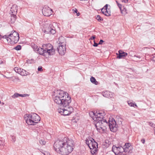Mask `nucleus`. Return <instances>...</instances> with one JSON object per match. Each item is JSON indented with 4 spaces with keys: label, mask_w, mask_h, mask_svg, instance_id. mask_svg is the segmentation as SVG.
<instances>
[{
    "label": "nucleus",
    "mask_w": 155,
    "mask_h": 155,
    "mask_svg": "<svg viewBox=\"0 0 155 155\" xmlns=\"http://www.w3.org/2000/svg\"><path fill=\"white\" fill-rule=\"evenodd\" d=\"M93 120H97L95 126L97 130L100 133L105 131L107 127H109L110 130L113 132H115L117 130L118 125L116 124L115 120L111 117L108 122L104 118V117H92Z\"/></svg>",
    "instance_id": "1"
},
{
    "label": "nucleus",
    "mask_w": 155,
    "mask_h": 155,
    "mask_svg": "<svg viewBox=\"0 0 155 155\" xmlns=\"http://www.w3.org/2000/svg\"><path fill=\"white\" fill-rule=\"evenodd\" d=\"M74 146V141L72 139L67 140L64 138L63 140L56 141L54 147L57 153L63 155H68L72 151Z\"/></svg>",
    "instance_id": "2"
},
{
    "label": "nucleus",
    "mask_w": 155,
    "mask_h": 155,
    "mask_svg": "<svg viewBox=\"0 0 155 155\" xmlns=\"http://www.w3.org/2000/svg\"><path fill=\"white\" fill-rule=\"evenodd\" d=\"M54 97H53L54 102L57 104L67 107L69 106L71 102V98L64 93L62 91L57 90L55 91Z\"/></svg>",
    "instance_id": "3"
},
{
    "label": "nucleus",
    "mask_w": 155,
    "mask_h": 155,
    "mask_svg": "<svg viewBox=\"0 0 155 155\" xmlns=\"http://www.w3.org/2000/svg\"><path fill=\"white\" fill-rule=\"evenodd\" d=\"M34 49L40 54L45 56L53 55L55 53V49H54L53 46L49 43L44 44L42 48L38 47L37 45H35Z\"/></svg>",
    "instance_id": "4"
},
{
    "label": "nucleus",
    "mask_w": 155,
    "mask_h": 155,
    "mask_svg": "<svg viewBox=\"0 0 155 155\" xmlns=\"http://www.w3.org/2000/svg\"><path fill=\"white\" fill-rule=\"evenodd\" d=\"M3 38H6L8 42H12V43H17L19 38L18 33L14 31H12L10 34L5 35L3 37Z\"/></svg>",
    "instance_id": "5"
},
{
    "label": "nucleus",
    "mask_w": 155,
    "mask_h": 155,
    "mask_svg": "<svg viewBox=\"0 0 155 155\" xmlns=\"http://www.w3.org/2000/svg\"><path fill=\"white\" fill-rule=\"evenodd\" d=\"M85 143L91 150V153L93 155L96 154L97 152L98 144L94 139L93 138H91L89 140L87 139L85 140Z\"/></svg>",
    "instance_id": "6"
},
{
    "label": "nucleus",
    "mask_w": 155,
    "mask_h": 155,
    "mask_svg": "<svg viewBox=\"0 0 155 155\" xmlns=\"http://www.w3.org/2000/svg\"><path fill=\"white\" fill-rule=\"evenodd\" d=\"M42 31L45 33L50 34H54L55 33V28L52 24H48L45 23L44 24V28Z\"/></svg>",
    "instance_id": "7"
},
{
    "label": "nucleus",
    "mask_w": 155,
    "mask_h": 155,
    "mask_svg": "<svg viewBox=\"0 0 155 155\" xmlns=\"http://www.w3.org/2000/svg\"><path fill=\"white\" fill-rule=\"evenodd\" d=\"M63 107V108L58 109V112L61 115L64 116L69 115L73 110V108L72 107Z\"/></svg>",
    "instance_id": "8"
},
{
    "label": "nucleus",
    "mask_w": 155,
    "mask_h": 155,
    "mask_svg": "<svg viewBox=\"0 0 155 155\" xmlns=\"http://www.w3.org/2000/svg\"><path fill=\"white\" fill-rule=\"evenodd\" d=\"M38 117L37 120H34V117H24L26 123L28 125H34V123H37L40 120V117Z\"/></svg>",
    "instance_id": "9"
},
{
    "label": "nucleus",
    "mask_w": 155,
    "mask_h": 155,
    "mask_svg": "<svg viewBox=\"0 0 155 155\" xmlns=\"http://www.w3.org/2000/svg\"><path fill=\"white\" fill-rule=\"evenodd\" d=\"M89 114L90 116H97L98 115L101 116H104L106 115L105 112L103 110H97L96 111H90Z\"/></svg>",
    "instance_id": "10"
},
{
    "label": "nucleus",
    "mask_w": 155,
    "mask_h": 155,
    "mask_svg": "<svg viewBox=\"0 0 155 155\" xmlns=\"http://www.w3.org/2000/svg\"><path fill=\"white\" fill-rule=\"evenodd\" d=\"M123 147L121 146H116L113 145L112 147V151L115 154L118 155L122 153L123 152Z\"/></svg>",
    "instance_id": "11"
},
{
    "label": "nucleus",
    "mask_w": 155,
    "mask_h": 155,
    "mask_svg": "<svg viewBox=\"0 0 155 155\" xmlns=\"http://www.w3.org/2000/svg\"><path fill=\"white\" fill-rule=\"evenodd\" d=\"M123 151L126 153L130 154L132 152L133 147L131 146V144L129 143H125L123 147Z\"/></svg>",
    "instance_id": "12"
},
{
    "label": "nucleus",
    "mask_w": 155,
    "mask_h": 155,
    "mask_svg": "<svg viewBox=\"0 0 155 155\" xmlns=\"http://www.w3.org/2000/svg\"><path fill=\"white\" fill-rule=\"evenodd\" d=\"M42 10V13L45 16H49L52 14V10L47 6L43 7Z\"/></svg>",
    "instance_id": "13"
},
{
    "label": "nucleus",
    "mask_w": 155,
    "mask_h": 155,
    "mask_svg": "<svg viewBox=\"0 0 155 155\" xmlns=\"http://www.w3.org/2000/svg\"><path fill=\"white\" fill-rule=\"evenodd\" d=\"M66 45H59L57 48V50L59 54L64 55L66 51Z\"/></svg>",
    "instance_id": "14"
},
{
    "label": "nucleus",
    "mask_w": 155,
    "mask_h": 155,
    "mask_svg": "<svg viewBox=\"0 0 155 155\" xmlns=\"http://www.w3.org/2000/svg\"><path fill=\"white\" fill-rule=\"evenodd\" d=\"M107 6L108 5H106L101 9V12L104 15L109 16L110 15V12L109 9H107Z\"/></svg>",
    "instance_id": "15"
},
{
    "label": "nucleus",
    "mask_w": 155,
    "mask_h": 155,
    "mask_svg": "<svg viewBox=\"0 0 155 155\" xmlns=\"http://www.w3.org/2000/svg\"><path fill=\"white\" fill-rule=\"evenodd\" d=\"M116 54L117 55V58L118 59L124 58L127 55V53L121 50H120L119 51V53H117Z\"/></svg>",
    "instance_id": "16"
},
{
    "label": "nucleus",
    "mask_w": 155,
    "mask_h": 155,
    "mask_svg": "<svg viewBox=\"0 0 155 155\" xmlns=\"http://www.w3.org/2000/svg\"><path fill=\"white\" fill-rule=\"evenodd\" d=\"M17 10V6L16 5H13L10 9V11L12 13L11 14L14 16H15V15H16Z\"/></svg>",
    "instance_id": "17"
},
{
    "label": "nucleus",
    "mask_w": 155,
    "mask_h": 155,
    "mask_svg": "<svg viewBox=\"0 0 155 155\" xmlns=\"http://www.w3.org/2000/svg\"><path fill=\"white\" fill-rule=\"evenodd\" d=\"M59 45H66V41L65 38L61 36L59 38Z\"/></svg>",
    "instance_id": "18"
},
{
    "label": "nucleus",
    "mask_w": 155,
    "mask_h": 155,
    "mask_svg": "<svg viewBox=\"0 0 155 155\" xmlns=\"http://www.w3.org/2000/svg\"><path fill=\"white\" fill-rule=\"evenodd\" d=\"M28 96V95L27 94H20L17 93H16L12 96V97L13 98H15L18 97H25Z\"/></svg>",
    "instance_id": "19"
},
{
    "label": "nucleus",
    "mask_w": 155,
    "mask_h": 155,
    "mask_svg": "<svg viewBox=\"0 0 155 155\" xmlns=\"http://www.w3.org/2000/svg\"><path fill=\"white\" fill-rule=\"evenodd\" d=\"M102 95L104 97L108 98H111L112 97L111 93L107 91L103 92Z\"/></svg>",
    "instance_id": "20"
},
{
    "label": "nucleus",
    "mask_w": 155,
    "mask_h": 155,
    "mask_svg": "<svg viewBox=\"0 0 155 155\" xmlns=\"http://www.w3.org/2000/svg\"><path fill=\"white\" fill-rule=\"evenodd\" d=\"M19 74L23 76H25L28 75V72L25 70L21 69L20 70Z\"/></svg>",
    "instance_id": "21"
},
{
    "label": "nucleus",
    "mask_w": 155,
    "mask_h": 155,
    "mask_svg": "<svg viewBox=\"0 0 155 155\" xmlns=\"http://www.w3.org/2000/svg\"><path fill=\"white\" fill-rule=\"evenodd\" d=\"M7 78L8 79H12V80L14 82H17L20 81V79L18 77H8Z\"/></svg>",
    "instance_id": "22"
},
{
    "label": "nucleus",
    "mask_w": 155,
    "mask_h": 155,
    "mask_svg": "<svg viewBox=\"0 0 155 155\" xmlns=\"http://www.w3.org/2000/svg\"><path fill=\"white\" fill-rule=\"evenodd\" d=\"M127 103L129 106L131 107H137V106L135 103H133L131 101H128Z\"/></svg>",
    "instance_id": "23"
},
{
    "label": "nucleus",
    "mask_w": 155,
    "mask_h": 155,
    "mask_svg": "<svg viewBox=\"0 0 155 155\" xmlns=\"http://www.w3.org/2000/svg\"><path fill=\"white\" fill-rule=\"evenodd\" d=\"M90 81L91 82L96 85H97L98 84V82L96 81L95 78L93 77H92L90 78Z\"/></svg>",
    "instance_id": "24"
},
{
    "label": "nucleus",
    "mask_w": 155,
    "mask_h": 155,
    "mask_svg": "<svg viewBox=\"0 0 155 155\" xmlns=\"http://www.w3.org/2000/svg\"><path fill=\"white\" fill-rule=\"evenodd\" d=\"M121 13L123 14V15H125L127 13V11L126 9L124 7L123 9H121L120 10Z\"/></svg>",
    "instance_id": "25"
},
{
    "label": "nucleus",
    "mask_w": 155,
    "mask_h": 155,
    "mask_svg": "<svg viewBox=\"0 0 155 155\" xmlns=\"http://www.w3.org/2000/svg\"><path fill=\"white\" fill-rule=\"evenodd\" d=\"M70 117V118L69 119L70 120H71V121L73 123H76L78 120V119H76V117Z\"/></svg>",
    "instance_id": "26"
},
{
    "label": "nucleus",
    "mask_w": 155,
    "mask_h": 155,
    "mask_svg": "<svg viewBox=\"0 0 155 155\" xmlns=\"http://www.w3.org/2000/svg\"><path fill=\"white\" fill-rule=\"evenodd\" d=\"M11 20L12 22H14L16 20V15L14 16L13 15H12L11 14Z\"/></svg>",
    "instance_id": "27"
},
{
    "label": "nucleus",
    "mask_w": 155,
    "mask_h": 155,
    "mask_svg": "<svg viewBox=\"0 0 155 155\" xmlns=\"http://www.w3.org/2000/svg\"><path fill=\"white\" fill-rule=\"evenodd\" d=\"M39 143L42 145H44L45 144L46 142L45 141L44 139H41L39 140Z\"/></svg>",
    "instance_id": "28"
},
{
    "label": "nucleus",
    "mask_w": 155,
    "mask_h": 155,
    "mask_svg": "<svg viewBox=\"0 0 155 155\" xmlns=\"http://www.w3.org/2000/svg\"><path fill=\"white\" fill-rule=\"evenodd\" d=\"M21 47L20 45H18L16 47H15L14 49L17 51L20 50L21 49Z\"/></svg>",
    "instance_id": "29"
},
{
    "label": "nucleus",
    "mask_w": 155,
    "mask_h": 155,
    "mask_svg": "<svg viewBox=\"0 0 155 155\" xmlns=\"http://www.w3.org/2000/svg\"><path fill=\"white\" fill-rule=\"evenodd\" d=\"M20 69H21V68L18 69V68L17 67H16L15 68H14V70L15 71V72L16 73H18V74H19V73L20 72L19 71H20Z\"/></svg>",
    "instance_id": "30"
},
{
    "label": "nucleus",
    "mask_w": 155,
    "mask_h": 155,
    "mask_svg": "<svg viewBox=\"0 0 155 155\" xmlns=\"http://www.w3.org/2000/svg\"><path fill=\"white\" fill-rule=\"evenodd\" d=\"M96 19L98 21H101L103 20V19L102 18H101V17L99 15H97V17H96Z\"/></svg>",
    "instance_id": "31"
},
{
    "label": "nucleus",
    "mask_w": 155,
    "mask_h": 155,
    "mask_svg": "<svg viewBox=\"0 0 155 155\" xmlns=\"http://www.w3.org/2000/svg\"><path fill=\"white\" fill-rule=\"evenodd\" d=\"M11 139H12L11 140L12 142H14L15 141V140H16L15 137L14 136H11Z\"/></svg>",
    "instance_id": "32"
},
{
    "label": "nucleus",
    "mask_w": 155,
    "mask_h": 155,
    "mask_svg": "<svg viewBox=\"0 0 155 155\" xmlns=\"http://www.w3.org/2000/svg\"><path fill=\"white\" fill-rule=\"evenodd\" d=\"M28 116H36L38 115L36 113H32L31 114L28 115Z\"/></svg>",
    "instance_id": "33"
},
{
    "label": "nucleus",
    "mask_w": 155,
    "mask_h": 155,
    "mask_svg": "<svg viewBox=\"0 0 155 155\" xmlns=\"http://www.w3.org/2000/svg\"><path fill=\"white\" fill-rule=\"evenodd\" d=\"M134 57H136L137 58H141L142 57V55L141 54V55H139L138 54H136V55H134Z\"/></svg>",
    "instance_id": "34"
},
{
    "label": "nucleus",
    "mask_w": 155,
    "mask_h": 155,
    "mask_svg": "<svg viewBox=\"0 0 155 155\" xmlns=\"http://www.w3.org/2000/svg\"><path fill=\"white\" fill-rule=\"evenodd\" d=\"M149 123V125L150 126H151V127H155V125L154 124H153L152 122H150Z\"/></svg>",
    "instance_id": "35"
},
{
    "label": "nucleus",
    "mask_w": 155,
    "mask_h": 155,
    "mask_svg": "<svg viewBox=\"0 0 155 155\" xmlns=\"http://www.w3.org/2000/svg\"><path fill=\"white\" fill-rule=\"evenodd\" d=\"M38 71H43L42 67L41 66L38 67Z\"/></svg>",
    "instance_id": "36"
},
{
    "label": "nucleus",
    "mask_w": 155,
    "mask_h": 155,
    "mask_svg": "<svg viewBox=\"0 0 155 155\" xmlns=\"http://www.w3.org/2000/svg\"><path fill=\"white\" fill-rule=\"evenodd\" d=\"M116 2L117 3V4L118 6V7L120 8V9L121 10V9H122L121 8V4H119L117 1H116Z\"/></svg>",
    "instance_id": "37"
},
{
    "label": "nucleus",
    "mask_w": 155,
    "mask_h": 155,
    "mask_svg": "<svg viewBox=\"0 0 155 155\" xmlns=\"http://www.w3.org/2000/svg\"><path fill=\"white\" fill-rule=\"evenodd\" d=\"M153 57H152V60L155 62V53L153 55Z\"/></svg>",
    "instance_id": "38"
},
{
    "label": "nucleus",
    "mask_w": 155,
    "mask_h": 155,
    "mask_svg": "<svg viewBox=\"0 0 155 155\" xmlns=\"http://www.w3.org/2000/svg\"><path fill=\"white\" fill-rule=\"evenodd\" d=\"M104 42V41L102 40H101L99 41L98 44L99 45H101L102 43Z\"/></svg>",
    "instance_id": "39"
},
{
    "label": "nucleus",
    "mask_w": 155,
    "mask_h": 155,
    "mask_svg": "<svg viewBox=\"0 0 155 155\" xmlns=\"http://www.w3.org/2000/svg\"><path fill=\"white\" fill-rule=\"evenodd\" d=\"M94 44L93 45V46L94 47H97L98 46V45L99 44H97V43H96L94 41Z\"/></svg>",
    "instance_id": "40"
},
{
    "label": "nucleus",
    "mask_w": 155,
    "mask_h": 155,
    "mask_svg": "<svg viewBox=\"0 0 155 155\" xmlns=\"http://www.w3.org/2000/svg\"><path fill=\"white\" fill-rule=\"evenodd\" d=\"M73 10L74 11V12L75 13H77L78 12V10L76 8H75L74 9H73Z\"/></svg>",
    "instance_id": "41"
},
{
    "label": "nucleus",
    "mask_w": 155,
    "mask_h": 155,
    "mask_svg": "<svg viewBox=\"0 0 155 155\" xmlns=\"http://www.w3.org/2000/svg\"><path fill=\"white\" fill-rule=\"evenodd\" d=\"M141 141L143 144L144 143L145 139H142L141 140Z\"/></svg>",
    "instance_id": "42"
},
{
    "label": "nucleus",
    "mask_w": 155,
    "mask_h": 155,
    "mask_svg": "<svg viewBox=\"0 0 155 155\" xmlns=\"http://www.w3.org/2000/svg\"><path fill=\"white\" fill-rule=\"evenodd\" d=\"M122 2L124 3H126L128 2V0H122Z\"/></svg>",
    "instance_id": "43"
},
{
    "label": "nucleus",
    "mask_w": 155,
    "mask_h": 155,
    "mask_svg": "<svg viewBox=\"0 0 155 155\" xmlns=\"http://www.w3.org/2000/svg\"><path fill=\"white\" fill-rule=\"evenodd\" d=\"M95 38V36H93L91 38V39L92 40V39H94Z\"/></svg>",
    "instance_id": "44"
},
{
    "label": "nucleus",
    "mask_w": 155,
    "mask_h": 155,
    "mask_svg": "<svg viewBox=\"0 0 155 155\" xmlns=\"http://www.w3.org/2000/svg\"><path fill=\"white\" fill-rule=\"evenodd\" d=\"M44 154L45 155H50V154L47 152H46L45 153H44Z\"/></svg>",
    "instance_id": "45"
},
{
    "label": "nucleus",
    "mask_w": 155,
    "mask_h": 155,
    "mask_svg": "<svg viewBox=\"0 0 155 155\" xmlns=\"http://www.w3.org/2000/svg\"><path fill=\"white\" fill-rule=\"evenodd\" d=\"M37 118H38V117H34V120H37Z\"/></svg>",
    "instance_id": "46"
},
{
    "label": "nucleus",
    "mask_w": 155,
    "mask_h": 155,
    "mask_svg": "<svg viewBox=\"0 0 155 155\" xmlns=\"http://www.w3.org/2000/svg\"><path fill=\"white\" fill-rule=\"evenodd\" d=\"M121 155H127L124 154H121Z\"/></svg>",
    "instance_id": "47"
},
{
    "label": "nucleus",
    "mask_w": 155,
    "mask_h": 155,
    "mask_svg": "<svg viewBox=\"0 0 155 155\" xmlns=\"http://www.w3.org/2000/svg\"><path fill=\"white\" fill-rule=\"evenodd\" d=\"M154 134H155V129L154 130Z\"/></svg>",
    "instance_id": "48"
},
{
    "label": "nucleus",
    "mask_w": 155,
    "mask_h": 155,
    "mask_svg": "<svg viewBox=\"0 0 155 155\" xmlns=\"http://www.w3.org/2000/svg\"><path fill=\"white\" fill-rule=\"evenodd\" d=\"M1 35H0V38H1Z\"/></svg>",
    "instance_id": "49"
},
{
    "label": "nucleus",
    "mask_w": 155,
    "mask_h": 155,
    "mask_svg": "<svg viewBox=\"0 0 155 155\" xmlns=\"http://www.w3.org/2000/svg\"><path fill=\"white\" fill-rule=\"evenodd\" d=\"M3 62H2V63H1V64H2V63Z\"/></svg>",
    "instance_id": "50"
},
{
    "label": "nucleus",
    "mask_w": 155,
    "mask_h": 155,
    "mask_svg": "<svg viewBox=\"0 0 155 155\" xmlns=\"http://www.w3.org/2000/svg\"><path fill=\"white\" fill-rule=\"evenodd\" d=\"M3 62H2V63H1V64H2V63Z\"/></svg>",
    "instance_id": "51"
},
{
    "label": "nucleus",
    "mask_w": 155,
    "mask_h": 155,
    "mask_svg": "<svg viewBox=\"0 0 155 155\" xmlns=\"http://www.w3.org/2000/svg\"><path fill=\"white\" fill-rule=\"evenodd\" d=\"M3 62H2V63H1V64H2V63Z\"/></svg>",
    "instance_id": "52"
},
{
    "label": "nucleus",
    "mask_w": 155,
    "mask_h": 155,
    "mask_svg": "<svg viewBox=\"0 0 155 155\" xmlns=\"http://www.w3.org/2000/svg\"><path fill=\"white\" fill-rule=\"evenodd\" d=\"M1 101H0V104H1Z\"/></svg>",
    "instance_id": "53"
}]
</instances>
